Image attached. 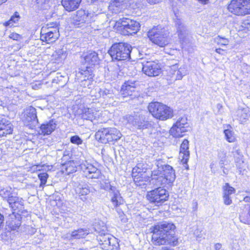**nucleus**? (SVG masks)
I'll return each mask as SVG.
<instances>
[{
    "instance_id": "nucleus-14",
    "label": "nucleus",
    "mask_w": 250,
    "mask_h": 250,
    "mask_svg": "<svg viewBox=\"0 0 250 250\" xmlns=\"http://www.w3.org/2000/svg\"><path fill=\"white\" fill-rule=\"evenodd\" d=\"M81 117L84 120H90L95 124L102 123V114L100 111H95L93 108L84 107L82 109Z\"/></svg>"
},
{
    "instance_id": "nucleus-20",
    "label": "nucleus",
    "mask_w": 250,
    "mask_h": 250,
    "mask_svg": "<svg viewBox=\"0 0 250 250\" xmlns=\"http://www.w3.org/2000/svg\"><path fill=\"white\" fill-rule=\"evenodd\" d=\"M83 65H86L92 68L93 66L99 64L100 59L98 54L95 51L86 53L83 57Z\"/></svg>"
},
{
    "instance_id": "nucleus-21",
    "label": "nucleus",
    "mask_w": 250,
    "mask_h": 250,
    "mask_svg": "<svg viewBox=\"0 0 250 250\" xmlns=\"http://www.w3.org/2000/svg\"><path fill=\"white\" fill-rule=\"evenodd\" d=\"M76 192L79 195H86L90 192L89 186L80 179L73 181Z\"/></svg>"
},
{
    "instance_id": "nucleus-22",
    "label": "nucleus",
    "mask_w": 250,
    "mask_h": 250,
    "mask_svg": "<svg viewBox=\"0 0 250 250\" xmlns=\"http://www.w3.org/2000/svg\"><path fill=\"white\" fill-rule=\"evenodd\" d=\"M137 85V82L132 81H128L123 84L120 93L124 97L131 96L133 92H135Z\"/></svg>"
},
{
    "instance_id": "nucleus-61",
    "label": "nucleus",
    "mask_w": 250,
    "mask_h": 250,
    "mask_svg": "<svg viewBox=\"0 0 250 250\" xmlns=\"http://www.w3.org/2000/svg\"><path fill=\"white\" fill-rule=\"evenodd\" d=\"M237 167L239 168H241V167L240 166H239L238 164L236 165Z\"/></svg>"
},
{
    "instance_id": "nucleus-25",
    "label": "nucleus",
    "mask_w": 250,
    "mask_h": 250,
    "mask_svg": "<svg viewBox=\"0 0 250 250\" xmlns=\"http://www.w3.org/2000/svg\"><path fill=\"white\" fill-rule=\"evenodd\" d=\"M150 173L149 172H145L141 173L133 174L132 177L136 186L142 187L146 185V182L151 181L150 180Z\"/></svg>"
},
{
    "instance_id": "nucleus-45",
    "label": "nucleus",
    "mask_w": 250,
    "mask_h": 250,
    "mask_svg": "<svg viewBox=\"0 0 250 250\" xmlns=\"http://www.w3.org/2000/svg\"><path fill=\"white\" fill-rule=\"evenodd\" d=\"M12 194L11 188H7L0 190V195L6 199Z\"/></svg>"
},
{
    "instance_id": "nucleus-13",
    "label": "nucleus",
    "mask_w": 250,
    "mask_h": 250,
    "mask_svg": "<svg viewBox=\"0 0 250 250\" xmlns=\"http://www.w3.org/2000/svg\"><path fill=\"white\" fill-rule=\"evenodd\" d=\"M124 120L126 123L132 124L140 130L151 128L153 126L150 122L144 120L142 116L135 117L132 115H127L124 117Z\"/></svg>"
},
{
    "instance_id": "nucleus-60",
    "label": "nucleus",
    "mask_w": 250,
    "mask_h": 250,
    "mask_svg": "<svg viewBox=\"0 0 250 250\" xmlns=\"http://www.w3.org/2000/svg\"><path fill=\"white\" fill-rule=\"evenodd\" d=\"M223 171L224 174L227 175L228 174L227 171H226V169L224 168L223 169Z\"/></svg>"
},
{
    "instance_id": "nucleus-3",
    "label": "nucleus",
    "mask_w": 250,
    "mask_h": 250,
    "mask_svg": "<svg viewBox=\"0 0 250 250\" xmlns=\"http://www.w3.org/2000/svg\"><path fill=\"white\" fill-rule=\"evenodd\" d=\"M131 46L125 42L114 43L108 50V53L113 60L125 61L130 58Z\"/></svg>"
},
{
    "instance_id": "nucleus-32",
    "label": "nucleus",
    "mask_w": 250,
    "mask_h": 250,
    "mask_svg": "<svg viewBox=\"0 0 250 250\" xmlns=\"http://www.w3.org/2000/svg\"><path fill=\"white\" fill-rule=\"evenodd\" d=\"M141 0H114L109 6L110 8L114 10V8L116 7L118 9L117 11L120 9V6L122 5L124 3H128L130 5L133 4L134 3L137 5L141 2Z\"/></svg>"
},
{
    "instance_id": "nucleus-44",
    "label": "nucleus",
    "mask_w": 250,
    "mask_h": 250,
    "mask_svg": "<svg viewBox=\"0 0 250 250\" xmlns=\"http://www.w3.org/2000/svg\"><path fill=\"white\" fill-rule=\"evenodd\" d=\"M118 66L116 65L115 68L113 69V68L110 66L108 69L110 75L111 76V79L113 80L116 79L118 77Z\"/></svg>"
},
{
    "instance_id": "nucleus-9",
    "label": "nucleus",
    "mask_w": 250,
    "mask_h": 250,
    "mask_svg": "<svg viewBox=\"0 0 250 250\" xmlns=\"http://www.w3.org/2000/svg\"><path fill=\"white\" fill-rule=\"evenodd\" d=\"M146 198L150 203L159 206L167 200L168 193L165 189L159 187L148 192Z\"/></svg>"
},
{
    "instance_id": "nucleus-18",
    "label": "nucleus",
    "mask_w": 250,
    "mask_h": 250,
    "mask_svg": "<svg viewBox=\"0 0 250 250\" xmlns=\"http://www.w3.org/2000/svg\"><path fill=\"white\" fill-rule=\"evenodd\" d=\"M142 70L146 75L149 77L158 76L161 72L159 64L154 61L146 62L143 63Z\"/></svg>"
},
{
    "instance_id": "nucleus-35",
    "label": "nucleus",
    "mask_w": 250,
    "mask_h": 250,
    "mask_svg": "<svg viewBox=\"0 0 250 250\" xmlns=\"http://www.w3.org/2000/svg\"><path fill=\"white\" fill-rule=\"evenodd\" d=\"M79 73L83 76V80H90L93 78L92 68L86 65H83Z\"/></svg>"
},
{
    "instance_id": "nucleus-50",
    "label": "nucleus",
    "mask_w": 250,
    "mask_h": 250,
    "mask_svg": "<svg viewBox=\"0 0 250 250\" xmlns=\"http://www.w3.org/2000/svg\"><path fill=\"white\" fill-rule=\"evenodd\" d=\"M63 78V77H62V75L60 74H58V76H56L55 78L52 79V83H60L62 82V80Z\"/></svg>"
},
{
    "instance_id": "nucleus-49",
    "label": "nucleus",
    "mask_w": 250,
    "mask_h": 250,
    "mask_svg": "<svg viewBox=\"0 0 250 250\" xmlns=\"http://www.w3.org/2000/svg\"><path fill=\"white\" fill-rule=\"evenodd\" d=\"M19 198L20 197H19L14 196L11 195L9 196L6 200L8 203L10 208L12 206L13 204H14L18 200H19Z\"/></svg>"
},
{
    "instance_id": "nucleus-62",
    "label": "nucleus",
    "mask_w": 250,
    "mask_h": 250,
    "mask_svg": "<svg viewBox=\"0 0 250 250\" xmlns=\"http://www.w3.org/2000/svg\"><path fill=\"white\" fill-rule=\"evenodd\" d=\"M64 83H62L61 84V86H63L64 85Z\"/></svg>"
},
{
    "instance_id": "nucleus-6",
    "label": "nucleus",
    "mask_w": 250,
    "mask_h": 250,
    "mask_svg": "<svg viewBox=\"0 0 250 250\" xmlns=\"http://www.w3.org/2000/svg\"><path fill=\"white\" fill-rule=\"evenodd\" d=\"M147 36L154 43L160 47H164L169 43L167 31L161 26H155L147 32Z\"/></svg>"
},
{
    "instance_id": "nucleus-36",
    "label": "nucleus",
    "mask_w": 250,
    "mask_h": 250,
    "mask_svg": "<svg viewBox=\"0 0 250 250\" xmlns=\"http://www.w3.org/2000/svg\"><path fill=\"white\" fill-rule=\"evenodd\" d=\"M26 119L27 122L34 123L38 121L36 114V109L33 107H30L26 110Z\"/></svg>"
},
{
    "instance_id": "nucleus-8",
    "label": "nucleus",
    "mask_w": 250,
    "mask_h": 250,
    "mask_svg": "<svg viewBox=\"0 0 250 250\" xmlns=\"http://www.w3.org/2000/svg\"><path fill=\"white\" fill-rule=\"evenodd\" d=\"M119 30L124 35H131L135 34L139 30L140 23L134 20L128 18L120 19L117 21Z\"/></svg>"
},
{
    "instance_id": "nucleus-33",
    "label": "nucleus",
    "mask_w": 250,
    "mask_h": 250,
    "mask_svg": "<svg viewBox=\"0 0 250 250\" xmlns=\"http://www.w3.org/2000/svg\"><path fill=\"white\" fill-rule=\"evenodd\" d=\"M77 164L74 161H68L62 166V171L66 174L69 175L77 171Z\"/></svg>"
},
{
    "instance_id": "nucleus-11",
    "label": "nucleus",
    "mask_w": 250,
    "mask_h": 250,
    "mask_svg": "<svg viewBox=\"0 0 250 250\" xmlns=\"http://www.w3.org/2000/svg\"><path fill=\"white\" fill-rule=\"evenodd\" d=\"M189 124L186 117L178 118L170 129V134L175 138L183 137L189 129Z\"/></svg>"
},
{
    "instance_id": "nucleus-30",
    "label": "nucleus",
    "mask_w": 250,
    "mask_h": 250,
    "mask_svg": "<svg viewBox=\"0 0 250 250\" xmlns=\"http://www.w3.org/2000/svg\"><path fill=\"white\" fill-rule=\"evenodd\" d=\"M67 56V49L62 47V48L57 49L52 55L53 60L56 62H59L64 61Z\"/></svg>"
},
{
    "instance_id": "nucleus-43",
    "label": "nucleus",
    "mask_w": 250,
    "mask_h": 250,
    "mask_svg": "<svg viewBox=\"0 0 250 250\" xmlns=\"http://www.w3.org/2000/svg\"><path fill=\"white\" fill-rule=\"evenodd\" d=\"M226 140L230 143H232L235 141V137L234 133L230 129H225L224 131Z\"/></svg>"
},
{
    "instance_id": "nucleus-46",
    "label": "nucleus",
    "mask_w": 250,
    "mask_h": 250,
    "mask_svg": "<svg viewBox=\"0 0 250 250\" xmlns=\"http://www.w3.org/2000/svg\"><path fill=\"white\" fill-rule=\"evenodd\" d=\"M38 177L41 181L40 186H43L46 183L48 174L46 172H42L39 174Z\"/></svg>"
},
{
    "instance_id": "nucleus-37",
    "label": "nucleus",
    "mask_w": 250,
    "mask_h": 250,
    "mask_svg": "<svg viewBox=\"0 0 250 250\" xmlns=\"http://www.w3.org/2000/svg\"><path fill=\"white\" fill-rule=\"evenodd\" d=\"M90 233L89 229H80L72 232L71 237L75 239H80L84 237L86 235Z\"/></svg>"
},
{
    "instance_id": "nucleus-24",
    "label": "nucleus",
    "mask_w": 250,
    "mask_h": 250,
    "mask_svg": "<svg viewBox=\"0 0 250 250\" xmlns=\"http://www.w3.org/2000/svg\"><path fill=\"white\" fill-rule=\"evenodd\" d=\"M13 125L7 119L0 117V137L6 136L13 132Z\"/></svg>"
},
{
    "instance_id": "nucleus-12",
    "label": "nucleus",
    "mask_w": 250,
    "mask_h": 250,
    "mask_svg": "<svg viewBox=\"0 0 250 250\" xmlns=\"http://www.w3.org/2000/svg\"><path fill=\"white\" fill-rule=\"evenodd\" d=\"M94 14L88 11L80 9L77 11L72 20V22L76 27H82L84 23L88 24L93 20Z\"/></svg>"
},
{
    "instance_id": "nucleus-26",
    "label": "nucleus",
    "mask_w": 250,
    "mask_h": 250,
    "mask_svg": "<svg viewBox=\"0 0 250 250\" xmlns=\"http://www.w3.org/2000/svg\"><path fill=\"white\" fill-rule=\"evenodd\" d=\"M169 73L171 77L175 80H181L183 77L186 75L187 70L185 66L181 67L179 68L177 64H174L170 67Z\"/></svg>"
},
{
    "instance_id": "nucleus-42",
    "label": "nucleus",
    "mask_w": 250,
    "mask_h": 250,
    "mask_svg": "<svg viewBox=\"0 0 250 250\" xmlns=\"http://www.w3.org/2000/svg\"><path fill=\"white\" fill-rule=\"evenodd\" d=\"M145 172H147V171L146 168L145 167V165L143 163H139L136 165L135 167L133 168L132 175Z\"/></svg>"
},
{
    "instance_id": "nucleus-51",
    "label": "nucleus",
    "mask_w": 250,
    "mask_h": 250,
    "mask_svg": "<svg viewBox=\"0 0 250 250\" xmlns=\"http://www.w3.org/2000/svg\"><path fill=\"white\" fill-rule=\"evenodd\" d=\"M9 37L11 39H12L14 40L18 41L21 38V36L20 35L17 33H12L10 35Z\"/></svg>"
},
{
    "instance_id": "nucleus-40",
    "label": "nucleus",
    "mask_w": 250,
    "mask_h": 250,
    "mask_svg": "<svg viewBox=\"0 0 250 250\" xmlns=\"http://www.w3.org/2000/svg\"><path fill=\"white\" fill-rule=\"evenodd\" d=\"M20 19L19 14L16 12L14 15L12 16L10 19L5 22L3 24L6 27H12L14 26V24L17 23Z\"/></svg>"
},
{
    "instance_id": "nucleus-7",
    "label": "nucleus",
    "mask_w": 250,
    "mask_h": 250,
    "mask_svg": "<svg viewBox=\"0 0 250 250\" xmlns=\"http://www.w3.org/2000/svg\"><path fill=\"white\" fill-rule=\"evenodd\" d=\"M229 11L236 16L250 14V0H231L228 6Z\"/></svg>"
},
{
    "instance_id": "nucleus-39",
    "label": "nucleus",
    "mask_w": 250,
    "mask_h": 250,
    "mask_svg": "<svg viewBox=\"0 0 250 250\" xmlns=\"http://www.w3.org/2000/svg\"><path fill=\"white\" fill-rule=\"evenodd\" d=\"M95 231H96L99 234H104L108 232L107 227L104 225L103 222H98L95 223L94 226Z\"/></svg>"
},
{
    "instance_id": "nucleus-28",
    "label": "nucleus",
    "mask_w": 250,
    "mask_h": 250,
    "mask_svg": "<svg viewBox=\"0 0 250 250\" xmlns=\"http://www.w3.org/2000/svg\"><path fill=\"white\" fill-rule=\"evenodd\" d=\"M173 20L175 22V25L177 28L179 38L181 40L184 39L187 34V28L185 24L182 20L178 17L176 14L175 18H174Z\"/></svg>"
},
{
    "instance_id": "nucleus-16",
    "label": "nucleus",
    "mask_w": 250,
    "mask_h": 250,
    "mask_svg": "<svg viewBox=\"0 0 250 250\" xmlns=\"http://www.w3.org/2000/svg\"><path fill=\"white\" fill-rule=\"evenodd\" d=\"M104 188L109 192L111 196V201L114 206L117 207L123 203V199L116 187L111 186L109 182H105L104 185Z\"/></svg>"
},
{
    "instance_id": "nucleus-29",
    "label": "nucleus",
    "mask_w": 250,
    "mask_h": 250,
    "mask_svg": "<svg viewBox=\"0 0 250 250\" xmlns=\"http://www.w3.org/2000/svg\"><path fill=\"white\" fill-rule=\"evenodd\" d=\"M82 0H62V5L66 11H72L77 9Z\"/></svg>"
},
{
    "instance_id": "nucleus-5",
    "label": "nucleus",
    "mask_w": 250,
    "mask_h": 250,
    "mask_svg": "<svg viewBox=\"0 0 250 250\" xmlns=\"http://www.w3.org/2000/svg\"><path fill=\"white\" fill-rule=\"evenodd\" d=\"M121 136L120 131L115 127L101 128L95 133L96 139L103 144L117 141Z\"/></svg>"
},
{
    "instance_id": "nucleus-48",
    "label": "nucleus",
    "mask_w": 250,
    "mask_h": 250,
    "mask_svg": "<svg viewBox=\"0 0 250 250\" xmlns=\"http://www.w3.org/2000/svg\"><path fill=\"white\" fill-rule=\"evenodd\" d=\"M70 141L71 143L78 145L83 143L82 139L78 135H74L70 137Z\"/></svg>"
},
{
    "instance_id": "nucleus-52",
    "label": "nucleus",
    "mask_w": 250,
    "mask_h": 250,
    "mask_svg": "<svg viewBox=\"0 0 250 250\" xmlns=\"http://www.w3.org/2000/svg\"><path fill=\"white\" fill-rule=\"evenodd\" d=\"M50 0H36V1L38 4L41 5V6H43V5L47 3ZM44 8H46L45 6H42Z\"/></svg>"
},
{
    "instance_id": "nucleus-4",
    "label": "nucleus",
    "mask_w": 250,
    "mask_h": 250,
    "mask_svg": "<svg viewBox=\"0 0 250 250\" xmlns=\"http://www.w3.org/2000/svg\"><path fill=\"white\" fill-rule=\"evenodd\" d=\"M148 109L154 117L160 120H166L173 116L171 109L159 102L150 103Z\"/></svg>"
},
{
    "instance_id": "nucleus-2",
    "label": "nucleus",
    "mask_w": 250,
    "mask_h": 250,
    "mask_svg": "<svg viewBox=\"0 0 250 250\" xmlns=\"http://www.w3.org/2000/svg\"><path fill=\"white\" fill-rule=\"evenodd\" d=\"M155 164L157 168L151 171L152 183L157 186H170L176 178L173 167L168 165H162L160 160Z\"/></svg>"
},
{
    "instance_id": "nucleus-54",
    "label": "nucleus",
    "mask_w": 250,
    "mask_h": 250,
    "mask_svg": "<svg viewBox=\"0 0 250 250\" xmlns=\"http://www.w3.org/2000/svg\"><path fill=\"white\" fill-rule=\"evenodd\" d=\"M161 0H147L150 4H156L159 3Z\"/></svg>"
},
{
    "instance_id": "nucleus-56",
    "label": "nucleus",
    "mask_w": 250,
    "mask_h": 250,
    "mask_svg": "<svg viewBox=\"0 0 250 250\" xmlns=\"http://www.w3.org/2000/svg\"><path fill=\"white\" fill-rule=\"evenodd\" d=\"M215 51L219 54H222V52H223L224 50L221 48H217L216 49Z\"/></svg>"
},
{
    "instance_id": "nucleus-55",
    "label": "nucleus",
    "mask_w": 250,
    "mask_h": 250,
    "mask_svg": "<svg viewBox=\"0 0 250 250\" xmlns=\"http://www.w3.org/2000/svg\"><path fill=\"white\" fill-rule=\"evenodd\" d=\"M197 0L203 4H207L208 1V0Z\"/></svg>"
},
{
    "instance_id": "nucleus-59",
    "label": "nucleus",
    "mask_w": 250,
    "mask_h": 250,
    "mask_svg": "<svg viewBox=\"0 0 250 250\" xmlns=\"http://www.w3.org/2000/svg\"><path fill=\"white\" fill-rule=\"evenodd\" d=\"M7 0H0V5L5 2Z\"/></svg>"
},
{
    "instance_id": "nucleus-27",
    "label": "nucleus",
    "mask_w": 250,
    "mask_h": 250,
    "mask_svg": "<svg viewBox=\"0 0 250 250\" xmlns=\"http://www.w3.org/2000/svg\"><path fill=\"white\" fill-rule=\"evenodd\" d=\"M57 124L56 122L51 120L46 123L42 124L39 131L40 134L47 135L50 134L56 128Z\"/></svg>"
},
{
    "instance_id": "nucleus-34",
    "label": "nucleus",
    "mask_w": 250,
    "mask_h": 250,
    "mask_svg": "<svg viewBox=\"0 0 250 250\" xmlns=\"http://www.w3.org/2000/svg\"><path fill=\"white\" fill-rule=\"evenodd\" d=\"M7 226L11 230H16L21 225V222L20 217H16L15 216L11 217L6 222Z\"/></svg>"
},
{
    "instance_id": "nucleus-31",
    "label": "nucleus",
    "mask_w": 250,
    "mask_h": 250,
    "mask_svg": "<svg viewBox=\"0 0 250 250\" xmlns=\"http://www.w3.org/2000/svg\"><path fill=\"white\" fill-rule=\"evenodd\" d=\"M97 92L95 97L97 98H103L104 99L111 98L113 97V92L111 88H97L95 89Z\"/></svg>"
},
{
    "instance_id": "nucleus-1",
    "label": "nucleus",
    "mask_w": 250,
    "mask_h": 250,
    "mask_svg": "<svg viewBox=\"0 0 250 250\" xmlns=\"http://www.w3.org/2000/svg\"><path fill=\"white\" fill-rule=\"evenodd\" d=\"M175 229L176 226L172 222H158L152 229V243L155 246H176L178 241L175 234Z\"/></svg>"
},
{
    "instance_id": "nucleus-17",
    "label": "nucleus",
    "mask_w": 250,
    "mask_h": 250,
    "mask_svg": "<svg viewBox=\"0 0 250 250\" xmlns=\"http://www.w3.org/2000/svg\"><path fill=\"white\" fill-rule=\"evenodd\" d=\"M97 239L102 249L105 250H112L114 249V242H115V239L108 232L98 235Z\"/></svg>"
},
{
    "instance_id": "nucleus-41",
    "label": "nucleus",
    "mask_w": 250,
    "mask_h": 250,
    "mask_svg": "<svg viewBox=\"0 0 250 250\" xmlns=\"http://www.w3.org/2000/svg\"><path fill=\"white\" fill-rule=\"evenodd\" d=\"M11 209L14 211H17L18 212H22L23 209V201L22 198H19L16 202L13 204L11 207Z\"/></svg>"
},
{
    "instance_id": "nucleus-57",
    "label": "nucleus",
    "mask_w": 250,
    "mask_h": 250,
    "mask_svg": "<svg viewBox=\"0 0 250 250\" xmlns=\"http://www.w3.org/2000/svg\"><path fill=\"white\" fill-rule=\"evenodd\" d=\"M160 250H173L168 248L167 247H162Z\"/></svg>"
},
{
    "instance_id": "nucleus-15",
    "label": "nucleus",
    "mask_w": 250,
    "mask_h": 250,
    "mask_svg": "<svg viewBox=\"0 0 250 250\" xmlns=\"http://www.w3.org/2000/svg\"><path fill=\"white\" fill-rule=\"evenodd\" d=\"M86 177L89 179H98L102 175L101 171L96 166L85 161L81 165Z\"/></svg>"
},
{
    "instance_id": "nucleus-47",
    "label": "nucleus",
    "mask_w": 250,
    "mask_h": 250,
    "mask_svg": "<svg viewBox=\"0 0 250 250\" xmlns=\"http://www.w3.org/2000/svg\"><path fill=\"white\" fill-rule=\"evenodd\" d=\"M215 42L218 44L221 45H226L229 43V40L224 38L218 36L214 39Z\"/></svg>"
},
{
    "instance_id": "nucleus-38",
    "label": "nucleus",
    "mask_w": 250,
    "mask_h": 250,
    "mask_svg": "<svg viewBox=\"0 0 250 250\" xmlns=\"http://www.w3.org/2000/svg\"><path fill=\"white\" fill-rule=\"evenodd\" d=\"M237 119L241 123L245 122L248 119L249 114L244 109H238L235 112Z\"/></svg>"
},
{
    "instance_id": "nucleus-10",
    "label": "nucleus",
    "mask_w": 250,
    "mask_h": 250,
    "mask_svg": "<svg viewBox=\"0 0 250 250\" xmlns=\"http://www.w3.org/2000/svg\"><path fill=\"white\" fill-rule=\"evenodd\" d=\"M47 31L42 28L41 32V40L47 43L55 42L59 37L60 33L58 28V23H52L47 25Z\"/></svg>"
},
{
    "instance_id": "nucleus-23",
    "label": "nucleus",
    "mask_w": 250,
    "mask_h": 250,
    "mask_svg": "<svg viewBox=\"0 0 250 250\" xmlns=\"http://www.w3.org/2000/svg\"><path fill=\"white\" fill-rule=\"evenodd\" d=\"M235 192V188L231 187L229 183H226L223 187V198L225 205H229L232 203L231 195Z\"/></svg>"
},
{
    "instance_id": "nucleus-53",
    "label": "nucleus",
    "mask_w": 250,
    "mask_h": 250,
    "mask_svg": "<svg viewBox=\"0 0 250 250\" xmlns=\"http://www.w3.org/2000/svg\"><path fill=\"white\" fill-rule=\"evenodd\" d=\"M221 248L222 244L221 243H216L214 245L215 250H222Z\"/></svg>"
},
{
    "instance_id": "nucleus-58",
    "label": "nucleus",
    "mask_w": 250,
    "mask_h": 250,
    "mask_svg": "<svg viewBox=\"0 0 250 250\" xmlns=\"http://www.w3.org/2000/svg\"><path fill=\"white\" fill-rule=\"evenodd\" d=\"M217 107L219 109H221V108L222 107V105L221 104H217Z\"/></svg>"
},
{
    "instance_id": "nucleus-19",
    "label": "nucleus",
    "mask_w": 250,
    "mask_h": 250,
    "mask_svg": "<svg viewBox=\"0 0 250 250\" xmlns=\"http://www.w3.org/2000/svg\"><path fill=\"white\" fill-rule=\"evenodd\" d=\"M188 141L185 139L180 146V152L179 155V159L184 165V167L187 169H188L187 164L189 158V151L188 150Z\"/></svg>"
}]
</instances>
